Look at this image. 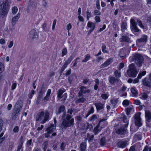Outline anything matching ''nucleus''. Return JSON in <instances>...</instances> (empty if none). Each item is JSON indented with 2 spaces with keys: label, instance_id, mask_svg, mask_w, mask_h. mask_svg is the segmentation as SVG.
<instances>
[{
  "label": "nucleus",
  "instance_id": "338daca9",
  "mask_svg": "<svg viewBox=\"0 0 151 151\" xmlns=\"http://www.w3.org/2000/svg\"><path fill=\"white\" fill-rule=\"evenodd\" d=\"M72 28V26L70 23L68 24L66 26V29L68 30H70Z\"/></svg>",
  "mask_w": 151,
  "mask_h": 151
},
{
  "label": "nucleus",
  "instance_id": "052dcab7",
  "mask_svg": "<svg viewBox=\"0 0 151 151\" xmlns=\"http://www.w3.org/2000/svg\"><path fill=\"white\" fill-rule=\"evenodd\" d=\"M96 22L98 23L101 22V19L100 17L98 16H96L94 18Z\"/></svg>",
  "mask_w": 151,
  "mask_h": 151
},
{
  "label": "nucleus",
  "instance_id": "8fccbe9b",
  "mask_svg": "<svg viewBox=\"0 0 151 151\" xmlns=\"http://www.w3.org/2000/svg\"><path fill=\"white\" fill-rule=\"evenodd\" d=\"M110 101L111 103L114 106H115L117 103V101L115 99H111Z\"/></svg>",
  "mask_w": 151,
  "mask_h": 151
},
{
  "label": "nucleus",
  "instance_id": "f257e3e1",
  "mask_svg": "<svg viewBox=\"0 0 151 151\" xmlns=\"http://www.w3.org/2000/svg\"><path fill=\"white\" fill-rule=\"evenodd\" d=\"M65 114L64 113L62 117L63 122L61 124V127L64 128L70 127L73 125L74 119L72 118V116L69 114H67L66 117L65 116Z\"/></svg>",
  "mask_w": 151,
  "mask_h": 151
},
{
  "label": "nucleus",
  "instance_id": "680f3d73",
  "mask_svg": "<svg viewBox=\"0 0 151 151\" xmlns=\"http://www.w3.org/2000/svg\"><path fill=\"white\" fill-rule=\"evenodd\" d=\"M80 58L79 57H78L74 60V61L73 62V63L74 62V63L73 64V66L75 67L76 66V65L78 63V60Z\"/></svg>",
  "mask_w": 151,
  "mask_h": 151
},
{
  "label": "nucleus",
  "instance_id": "a18cd8bd",
  "mask_svg": "<svg viewBox=\"0 0 151 151\" xmlns=\"http://www.w3.org/2000/svg\"><path fill=\"white\" fill-rule=\"evenodd\" d=\"M35 93V91L34 90H32L29 93V94L28 95V96L29 98L31 99L32 97V95H34Z\"/></svg>",
  "mask_w": 151,
  "mask_h": 151
},
{
  "label": "nucleus",
  "instance_id": "2eb2a0df",
  "mask_svg": "<svg viewBox=\"0 0 151 151\" xmlns=\"http://www.w3.org/2000/svg\"><path fill=\"white\" fill-rule=\"evenodd\" d=\"M63 92L64 91H63L61 90V89H59L58 91V98L60 99H61L62 97H63L64 98V101H65L66 98L67 94L66 93H65L62 96V94L63 93Z\"/></svg>",
  "mask_w": 151,
  "mask_h": 151
},
{
  "label": "nucleus",
  "instance_id": "3c124183",
  "mask_svg": "<svg viewBox=\"0 0 151 151\" xmlns=\"http://www.w3.org/2000/svg\"><path fill=\"white\" fill-rule=\"evenodd\" d=\"M67 53V50L66 48H64L63 49L62 52V56L63 57L64 56L66 55Z\"/></svg>",
  "mask_w": 151,
  "mask_h": 151
},
{
  "label": "nucleus",
  "instance_id": "7c9ffc66",
  "mask_svg": "<svg viewBox=\"0 0 151 151\" xmlns=\"http://www.w3.org/2000/svg\"><path fill=\"white\" fill-rule=\"evenodd\" d=\"M87 27L91 28L90 29L93 30L95 28V24L92 22H88V23Z\"/></svg>",
  "mask_w": 151,
  "mask_h": 151
},
{
  "label": "nucleus",
  "instance_id": "a211bd4d",
  "mask_svg": "<svg viewBox=\"0 0 151 151\" xmlns=\"http://www.w3.org/2000/svg\"><path fill=\"white\" fill-rule=\"evenodd\" d=\"M127 142L126 141H120L118 142L117 145L119 147L124 148L128 145Z\"/></svg>",
  "mask_w": 151,
  "mask_h": 151
},
{
  "label": "nucleus",
  "instance_id": "69168bd1",
  "mask_svg": "<svg viewBox=\"0 0 151 151\" xmlns=\"http://www.w3.org/2000/svg\"><path fill=\"white\" fill-rule=\"evenodd\" d=\"M89 79L87 78H85L83 80V83L84 84H86L89 82Z\"/></svg>",
  "mask_w": 151,
  "mask_h": 151
},
{
  "label": "nucleus",
  "instance_id": "1a4fd4ad",
  "mask_svg": "<svg viewBox=\"0 0 151 151\" xmlns=\"http://www.w3.org/2000/svg\"><path fill=\"white\" fill-rule=\"evenodd\" d=\"M130 23L131 24V29L133 33L138 32L140 31L137 27L136 23L134 19H131L130 20Z\"/></svg>",
  "mask_w": 151,
  "mask_h": 151
},
{
  "label": "nucleus",
  "instance_id": "79ce46f5",
  "mask_svg": "<svg viewBox=\"0 0 151 151\" xmlns=\"http://www.w3.org/2000/svg\"><path fill=\"white\" fill-rule=\"evenodd\" d=\"M86 101V99L83 97H82L77 99L76 102L77 103H83Z\"/></svg>",
  "mask_w": 151,
  "mask_h": 151
},
{
  "label": "nucleus",
  "instance_id": "4c0bfd02",
  "mask_svg": "<svg viewBox=\"0 0 151 151\" xmlns=\"http://www.w3.org/2000/svg\"><path fill=\"white\" fill-rule=\"evenodd\" d=\"M146 71L145 70L142 72H140L137 77V78L138 79L141 78L142 76H144L146 74Z\"/></svg>",
  "mask_w": 151,
  "mask_h": 151
},
{
  "label": "nucleus",
  "instance_id": "49530a36",
  "mask_svg": "<svg viewBox=\"0 0 151 151\" xmlns=\"http://www.w3.org/2000/svg\"><path fill=\"white\" fill-rule=\"evenodd\" d=\"M87 137L88 138H89L88 141L89 142H90V141L93 139L94 135H91L89 133H88Z\"/></svg>",
  "mask_w": 151,
  "mask_h": 151
},
{
  "label": "nucleus",
  "instance_id": "473e14b6",
  "mask_svg": "<svg viewBox=\"0 0 151 151\" xmlns=\"http://www.w3.org/2000/svg\"><path fill=\"white\" fill-rule=\"evenodd\" d=\"M140 98L143 100H146L148 98L147 93L143 92L140 94Z\"/></svg>",
  "mask_w": 151,
  "mask_h": 151
},
{
  "label": "nucleus",
  "instance_id": "6ab92c4d",
  "mask_svg": "<svg viewBox=\"0 0 151 151\" xmlns=\"http://www.w3.org/2000/svg\"><path fill=\"white\" fill-rule=\"evenodd\" d=\"M30 36L32 39H34L37 37L38 34L35 30L33 29L30 31Z\"/></svg>",
  "mask_w": 151,
  "mask_h": 151
},
{
  "label": "nucleus",
  "instance_id": "c03bdc74",
  "mask_svg": "<svg viewBox=\"0 0 151 151\" xmlns=\"http://www.w3.org/2000/svg\"><path fill=\"white\" fill-rule=\"evenodd\" d=\"M14 143L12 141L10 142L9 143V150L10 151H11L12 150V147L14 145Z\"/></svg>",
  "mask_w": 151,
  "mask_h": 151
},
{
  "label": "nucleus",
  "instance_id": "a878e982",
  "mask_svg": "<svg viewBox=\"0 0 151 151\" xmlns=\"http://www.w3.org/2000/svg\"><path fill=\"white\" fill-rule=\"evenodd\" d=\"M127 24L126 22H122L121 25V30L123 32H125L127 29Z\"/></svg>",
  "mask_w": 151,
  "mask_h": 151
},
{
  "label": "nucleus",
  "instance_id": "72a5a7b5",
  "mask_svg": "<svg viewBox=\"0 0 151 151\" xmlns=\"http://www.w3.org/2000/svg\"><path fill=\"white\" fill-rule=\"evenodd\" d=\"M131 92L134 96H135L137 95L138 93L134 87H133L131 89Z\"/></svg>",
  "mask_w": 151,
  "mask_h": 151
},
{
  "label": "nucleus",
  "instance_id": "c9c22d12",
  "mask_svg": "<svg viewBox=\"0 0 151 151\" xmlns=\"http://www.w3.org/2000/svg\"><path fill=\"white\" fill-rule=\"evenodd\" d=\"M97 118V115L95 114L93 115L89 119V120L91 122H94Z\"/></svg>",
  "mask_w": 151,
  "mask_h": 151
},
{
  "label": "nucleus",
  "instance_id": "e2e57ef3",
  "mask_svg": "<svg viewBox=\"0 0 151 151\" xmlns=\"http://www.w3.org/2000/svg\"><path fill=\"white\" fill-rule=\"evenodd\" d=\"M19 130V128L18 126H15L13 129V132L15 133H17L18 132Z\"/></svg>",
  "mask_w": 151,
  "mask_h": 151
},
{
  "label": "nucleus",
  "instance_id": "f8f14e48",
  "mask_svg": "<svg viewBox=\"0 0 151 151\" xmlns=\"http://www.w3.org/2000/svg\"><path fill=\"white\" fill-rule=\"evenodd\" d=\"M129 52V49L126 48H123L121 49L120 51L119 54L120 56L121 57H123L126 56V55L128 54Z\"/></svg>",
  "mask_w": 151,
  "mask_h": 151
},
{
  "label": "nucleus",
  "instance_id": "37998d69",
  "mask_svg": "<svg viewBox=\"0 0 151 151\" xmlns=\"http://www.w3.org/2000/svg\"><path fill=\"white\" fill-rule=\"evenodd\" d=\"M18 11V8L17 6H14L12 8V13L13 14H16Z\"/></svg>",
  "mask_w": 151,
  "mask_h": 151
},
{
  "label": "nucleus",
  "instance_id": "09e8293b",
  "mask_svg": "<svg viewBox=\"0 0 151 151\" xmlns=\"http://www.w3.org/2000/svg\"><path fill=\"white\" fill-rule=\"evenodd\" d=\"M24 137L23 136H21L19 139V144L23 145L24 142Z\"/></svg>",
  "mask_w": 151,
  "mask_h": 151
},
{
  "label": "nucleus",
  "instance_id": "6e6552de",
  "mask_svg": "<svg viewBox=\"0 0 151 151\" xmlns=\"http://www.w3.org/2000/svg\"><path fill=\"white\" fill-rule=\"evenodd\" d=\"M140 114L141 113L138 112L134 116L135 124L138 127H140L142 125Z\"/></svg>",
  "mask_w": 151,
  "mask_h": 151
},
{
  "label": "nucleus",
  "instance_id": "39448f33",
  "mask_svg": "<svg viewBox=\"0 0 151 151\" xmlns=\"http://www.w3.org/2000/svg\"><path fill=\"white\" fill-rule=\"evenodd\" d=\"M137 73L138 72L134 65L133 63L130 64L129 66V69L127 71L128 76L129 77H135Z\"/></svg>",
  "mask_w": 151,
  "mask_h": 151
},
{
  "label": "nucleus",
  "instance_id": "4d7b16f0",
  "mask_svg": "<svg viewBox=\"0 0 151 151\" xmlns=\"http://www.w3.org/2000/svg\"><path fill=\"white\" fill-rule=\"evenodd\" d=\"M4 70V66L3 64L0 62V75Z\"/></svg>",
  "mask_w": 151,
  "mask_h": 151
},
{
  "label": "nucleus",
  "instance_id": "c85d7f7f",
  "mask_svg": "<svg viewBox=\"0 0 151 151\" xmlns=\"http://www.w3.org/2000/svg\"><path fill=\"white\" fill-rule=\"evenodd\" d=\"M109 82L111 84H114L115 82H116V80L117 79H116L115 77L112 76H110L109 77Z\"/></svg>",
  "mask_w": 151,
  "mask_h": 151
},
{
  "label": "nucleus",
  "instance_id": "423d86ee",
  "mask_svg": "<svg viewBox=\"0 0 151 151\" xmlns=\"http://www.w3.org/2000/svg\"><path fill=\"white\" fill-rule=\"evenodd\" d=\"M91 90L88 89L87 87L83 86H81L80 87V90L78 93V96L79 97L87 95L91 93Z\"/></svg>",
  "mask_w": 151,
  "mask_h": 151
},
{
  "label": "nucleus",
  "instance_id": "774afa93",
  "mask_svg": "<svg viewBox=\"0 0 151 151\" xmlns=\"http://www.w3.org/2000/svg\"><path fill=\"white\" fill-rule=\"evenodd\" d=\"M49 96L46 95L44 98L43 101L44 102H45L48 100Z\"/></svg>",
  "mask_w": 151,
  "mask_h": 151
},
{
  "label": "nucleus",
  "instance_id": "0e129e2a",
  "mask_svg": "<svg viewBox=\"0 0 151 151\" xmlns=\"http://www.w3.org/2000/svg\"><path fill=\"white\" fill-rule=\"evenodd\" d=\"M109 95L106 94H102L101 95V96L102 98L104 99H107Z\"/></svg>",
  "mask_w": 151,
  "mask_h": 151
},
{
  "label": "nucleus",
  "instance_id": "20e7f679",
  "mask_svg": "<svg viewBox=\"0 0 151 151\" xmlns=\"http://www.w3.org/2000/svg\"><path fill=\"white\" fill-rule=\"evenodd\" d=\"M131 61H134L139 66H142L143 63L144 59L143 56L141 55L135 54L130 58Z\"/></svg>",
  "mask_w": 151,
  "mask_h": 151
},
{
  "label": "nucleus",
  "instance_id": "393cba45",
  "mask_svg": "<svg viewBox=\"0 0 151 151\" xmlns=\"http://www.w3.org/2000/svg\"><path fill=\"white\" fill-rule=\"evenodd\" d=\"M94 111V108L93 106H91L89 109L88 113L86 115V118L87 117L91 114H93Z\"/></svg>",
  "mask_w": 151,
  "mask_h": 151
},
{
  "label": "nucleus",
  "instance_id": "864d4df0",
  "mask_svg": "<svg viewBox=\"0 0 151 151\" xmlns=\"http://www.w3.org/2000/svg\"><path fill=\"white\" fill-rule=\"evenodd\" d=\"M66 146V144L64 142H63L60 145V148L61 150L64 151L65 150Z\"/></svg>",
  "mask_w": 151,
  "mask_h": 151
},
{
  "label": "nucleus",
  "instance_id": "58836bf2",
  "mask_svg": "<svg viewBox=\"0 0 151 151\" xmlns=\"http://www.w3.org/2000/svg\"><path fill=\"white\" fill-rule=\"evenodd\" d=\"M73 59V57L72 55L68 58V59L65 61V63L67 65L71 62Z\"/></svg>",
  "mask_w": 151,
  "mask_h": 151
},
{
  "label": "nucleus",
  "instance_id": "603ef678",
  "mask_svg": "<svg viewBox=\"0 0 151 151\" xmlns=\"http://www.w3.org/2000/svg\"><path fill=\"white\" fill-rule=\"evenodd\" d=\"M87 19V20H89V18L91 17V13L89 12L88 10H87L86 12Z\"/></svg>",
  "mask_w": 151,
  "mask_h": 151
},
{
  "label": "nucleus",
  "instance_id": "2f4dec72",
  "mask_svg": "<svg viewBox=\"0 0 151 151\" xmlns=\"http://www.w3.org/2000/svg\"><path fill=\"white\" fill-rule=\"evenodd\" d=\"M106 142L105 137H102L100 139L99 144L101 146H104L106 145Z\"/></svg>",
  "mask_w": 151,
  "mask_h": 151
},
{
  "label": "nucleus",
  "instance_id": "412c9836",
  "mask_svg": "<svg viewBox=\"0 0 151 151\" xmlns=\"http://www.w3.org/2000/svg\"><path fill=\"white\" fill-rule=\"evenodd\" d=\"M99 124H98L95 127L93 132L95 135H96L101 130V127H100Z\"/></svg>",
  "mask_w": 151,
  "mask_h": 151
},
{
  "label": "nucleus",
  "instance_id": "aec40b11",
  "mask_svg": "<svg viewBox=\"0 0 151 151\" xmlns=\"http://www.w3.org/2000/svg\"><path fill=\"white\" fill-rule=\"evenodd\" d=\"M20 17V14L19 13L14 16L12 19V25H14L17 22Z\"/></svg>",
  "mask_w": 151,
  "mask_h": 151
},
{
  "label": "nucleus",
  "instance_id": "5701e85b",
  "mask_svg": "<svg viewBox=\"0 0 151 151\" xmlns=\"http://www.w3.org/2000/svg\"><path fill=\"white\" fill-rule=\"evenodd\" d=\"M55 126L54 127L53 124H51L50 126L47 129L46 131H47L49 132V133L51 134L54 132V130L55 129Z\"/></svg>",
  "mask_w": 151,
  "mask_h": 151
},
{
  "label": "nucleus",
  "instance_id": "f3484780",
  "mask_svg": "<svg viewBox=\"0 0 151 151\" xmlns=\"http://www.w3.org/2000/svg\"><path fill=\"white\" fill-rule=\"evenodd\" d=\"M127 132V129L122 128L117 129L116 130V133L120 135H124L126 134Z\"/></svg>",
  "mask_w": 151,
  "mask_h": 151
},
{
  "label": "nucleus",
  "instance_id": "ddd939ff",
  "mask_svg": "<svg viewBox=\"0 0 151 151\" xmlns=\"http://www.w3.org/2000/svg\"><path fill=\"white\" fill-rule=\"evenodd\" d=\"M20 109L14 108L13 109L12 113V118L15 119L19 114Z\"/></svg>",
  "mask_w": 151,
  "mask_h": 151
},
{
  "label": "nucleus",
  "instance_id": "13d9d810",
  "mask_svg": "<svg viewBox=\"0 0 151 151\" xmlns=\"http://www.w3.org/2000/svg\"><path fill=\"white\" fill-rule=\"evenodd\" d=\"M65 109V107L64 106H60L59 110V113H61L62 111H64V110Z\"/></svg>",
  "mask_w": 151,
  "mask_h": 151
},
{
  "label": "nucleus",
  "instance_id": "a19ab883",
  "mask_svg": "<svg viewBox=\"0 0 151 151\" xmlns=\"http://www.w3.org/2000/svg\"><path fill=\"white\" fill-rule=\"evenodd\" d=\"M114 74L116 78L120 77L121 76L120 70H116L114 72Z\"/></svg>",
  "mask_w": 151,
  "mask_h": 151
},
{
  "label": "nucleus",
  "instance_id": "4468645a",
  "mask_svg": "<svg viewBox=\"0 0 151 151\" xmlns=\"http://www.w3.org/2000/svg\"><path fill=\"white\" fill-rule=\"evenodd\" d=\"M112 58H109L103 63L101 65L100 68H102L108 66L112 63Z\"/></svg>",
  "mask_w": 151,
  "mask_h": 151
},
{
  "label": "nucleus",
  "instance_id": "b1692460",
  "mask_svg": "<svg viewBox=\"0 0 151 151\" xmlns=\"http://www.w3.org/2000/svg\"><path fill=\"white\" fill-rule=\"evenodd\" d=\"M121 117L123 119V122L125 123H126L124 124V126L125 127L127 128V127L128 125V121L127 119L126 116L124 115H123L121 116Z\"/></svg>",
  "mask_w": 151,
  "mask_h": 151
},
{
  "label": "nucleus",
  "instance_id": "de8ad7c7",
  "mask_svg": "<svg viewBox=\"0 0 151 151\" xmlns=\"http://www.w3.org/2000/svg\"><path fill=\"white\" fill-rule=\"evenodd\" d=\"M122 104L124 106H126L129 105V101L127 100H125L123 101Z\"/></svg>",
  "mask_w": 151,
  "mask_h": 151
},
{
  "label": "nucleus",
  "instance_id": "9b49d317",
  "mask_svg": "<svg viewBox=\"0 0 151 151\" xmlns=\"http://www.w3.org/2000/svg\"><path fill=\"white\" fill-rule=\"evenodd\" d=\"M145 116L146 122H150L151 121V111L149 110H145Z\"/></svg>",
  "mask_w": 151,
  "mask_h": 151
},
{
  "label": "nucleus",
  "instance_id": "ea45409f",
  "mask_svg": "<svg viewBox=\"0 0 151 151\" xmlns=\"http://www.w3.org/2000/svg\"><path fill=\"white\" fill-rule=\"evenodd\" d=\"M133 109V108L131 107H129L125 109V110L126 111V114L127 115H129L130 113Z\"/></svg>",
  "mask_w": 151,
  "mask_h": 151
},
{
  "label": "nucleus",
  "instance_id": "f704fd0d",
  "mask_svg": "<svg viewBox=\"0 0 151 151\" xmlns=\"http://www.w3.org/2000/svg\"><path fill=\"white\" fill-rule=\"evenodd\" d=\"M91 58V56L89 54H87L85 56L84 59L82 60V62L83 63L86 62L88 60Z\"/></svg>",
  "mask_w": 151,
  "mask_h": 151
},
{
  "label": "nucleus",
  "instance_id": "7ed1b4c3",
  "mask_svg": "<svg viewBox=\"0 0 151 151\" xmlns=\"http://www.w3.org/2000/svg\"><path fill=\"white\" fill-rule=\"evenodd\" d=\"M10 3L7 0H1L0 2V13L1 16H6L9 10Z\"/></svg>",
  "mask_w": 151,
  "mask_h": 151
},
{
  "label": "nucleus",
  "instance_id": "0eeeda50",
  "mask_svg": "<svg viewBox=\"0 0 151 151\" xmlns=\"http://www.w3.org/2000/svg\"><path fill=\"white\" fill-rule=\"evenodd\" d=\"M147 36L146 35H142L141 38L138 39L136 41L137 45L139 47L142 46L147 41Z\"/></svg>",
  "mask_w": 151,
  "mask_h": 151
},
{
  "label": "nucleus",
  "instance_id": "4be33fe9",
  "mask_svg": "<svg viewBox=\"0 0 151 151\" xmlns=\"http://www.w3.org/2000/svg\"><path fill=\"white\" fill-rule=\"evenodd\" d=\"M22 106V102L21 100H18L15 105L14 107L20 109Z\"/></svg>",
  "mask_w": 151,
  "mask_h": 151
},
{
  "label": "nucleus",
  "instance_id": "e433bc0d",
  "mask_svg": "<svg viewBox=\"0 0 151 151\" xmlns=\"http://www.w3.org/2000/svg\"><path fill=\"white\" fill-rule=\"evenodd\" d=\"M134 138L138 140H140L142 138V136L141 133L136 134L134 135Z\"/></svg>",
  "mask_w": 151,
  "mask_h": 151
},
{
  "label": "nucleus",
  "instance_id": "cd10ccee",
  "mask_svg": "<svg viewBox=\"0 0 151 151\" xmlns=\"http://www.w3.org/2000/svg\"><path fill=\"white\" fill-rule=\"evenodd\" d=\"M86 143L85 142H82L80 147V150L81 151H85L86 148Z\"/></svg>",
  "mask_w": 151,
  "mask_h": 151
},
{
  "label": "nucleus",
  "instance_id": "f03ea898",
  "mask_svg": "<svg viewBox=\"0 0 151 151\" xmlns=\"http://www.w3.org/2000/svg\"><path fill=\"white\" fill-rule=\"evenodd\" d=\"M49 113L47 111H40L36 116V121H41V123L44 124L48 120L49 118Z\"/></svg>",
  "mask_w": 151,
  "mask_h": 151
},
{
  "label": "nucleus",
  "instance_id": "dca6fc26",
  "mask_svg": "<svg viewBox=\"0 0 151 151\" xmlns=\"http://www.w3.org/2000/svg\"><path fill=\"white\" fill-rule=\"evenodd\" d=\"M94 105L96 107L97 111L103 109L104 108V104L101 102H98L94 104Z\"/></svg>",
  "mask_w": 151,
  "mask_h": 151
},
{
  "label": "nucleus",
  "instance_id": "bb28decb",
  "mask_svg": "<svg viewBox=\"0 0 151 151\" xmlns=\"http://www.w3.org/2000/svg\"><path fill=\"white\" fill-rule=\"evenodd\" d=\"M120 41L129 42L130 41V38L127 36L123 35L120 39Z\"/></svg>",
  "mask_w": 151,
  "mask_h": 151
},
{
  "label": "nucleus",
  "instance_id": "bf43d9fd",
  "mask_svg": "<svg viewBox=\"0 0 151 151\" xmlns=\"http://www.w3.org/2000/svg\"><path fill=\"white\" fill-rule=\"evenodd\" d=\"M142 151H151V147H149L147 145L144 147Z\"/></svg>",
  "mask_w": 151,
  "mask_h": 151
},
{
  "label": "nucleus",
  "instance_id": "6e6d98bb",
  "mask_svg": "<svg viewBox=\"0 0 151 151\" xmlns=\"http://www.w3.org/2000/svg\"><path fill=\"white\" fill-rule=\"evenodd\" d=\"M94 14L95 15L98 16L101 14V12L99 10H95L93 11Z\"/></svg>",
  "mask_w": 151,
  "mask_h": 151
},
{
  "label": "nucleus",
  "instance_id": "c756f323",
  "mask_svg": "<svg viewBox=\"0 0 151 151\" xmlns=\"http://www.w3.org/2000/svg\"><path fill=\"white\" fill-rule=\"evenodd\" d=\"M127 88V87L123 85L122 87V88L119 91V92L120 93H123V94L122 96H126V93L125 92Z\"/></svg>",
  "mask_w": 151,
  "mask_h": 151
},
{
  "label": "nucleus",
  "instance_id": "5fc2aeb1",
  "mask_svg": "<svg viewBox=\"0 0 151 151\" xmlns=\"http://www.w3.org/2000/svg\"><path fill=\"white\" fill-rule=\"evenodd\" d=\"M106 47L105 45L103 44L101 47L102 50L104 53L107 52V51L106 50Z\"/></svg>",
  "mask_w": 151,
  "mask_h": 151
},
{
  "label": "nucleus",
  "instance_id": "9d476101",
  "mask_svg": "<svg viewBox=\"0 0 151 151\" xmlns=\"http://www.w3.org/2000/svg\"><path fill=\"white\" fill-rule=\"evenodd\" d=\"M142 84L144 86L151 87V80L150 78H145L142 80Z\"/></svg>",
  "mask_w": 151,
  "mask_h": 151
}]
</instances>
